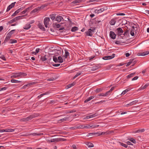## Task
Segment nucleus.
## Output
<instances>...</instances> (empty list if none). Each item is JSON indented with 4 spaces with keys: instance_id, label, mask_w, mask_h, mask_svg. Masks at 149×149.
<instances>
[{
    "instance_id": "obj_39",
    "label": "nucleus",
    "mask_w": 149,
    "mask_h": 149,
    "mask_svg": "<svg viewBox=\"0 0 149 149\" xmlns=\"http://www.w3.org/2000/svg\"><path fill=\"white\" fill-rule=\"evenodd\" d=\"M81 0H75L74 1H73V2H72V3H73L74 4H76V3H79L80 2H81Z\"/></svg>"
},
{
    "instance_id": "obj_53",
    "label": "nucleus",
    "mask_w": 149,
    "mask_h": 149,
    "mask_svg": "<svg viewBox=\"0 0 149 149\" xmlns=\"http://www.w3.org/2000/svg\"><path fill=\"white\" fill-rule=\"evenodd\" d=\"M92 127L91 126L88 124H86L85 125V128H90Z\"/></svg>"
},
{
    "instance_id": "obj_55",
    "label": "nucleus",
    "mask_w": 149,
    "mask_h": 149,
    "mask_svg": "<svg viewBox=\"0 0 149 149\" xmlns=\"http://www.w3.org/2000/svg\"><path fill=\"white\" fill-rule=\"evenodd\" d=\"M102 90L101 88H97L95 92L97 93H99Z\"/></svg>"
},
{
    "instance_id": "obj_18",
    "label": "nucleus",
    "mask_w": 149,
    "mask_h": 149,
    "mask_svg": "<svg viewBox=\"0 0 149 149\" xmlns=\"http://www.w3.org/2000/svg\"><path fill=\"white\" fill-rule=\"evenodd\" d=\"M62 17L60 16H58L56 17V20L58 22H61L62 19H63Z\"/></svg>"
},
{
    "instance_id": "obj_61",
    "label": "nucleus",
    "mask_w": 149,
    "mask_h": 149,
    "mask_svg": "<svg viewBox=\"0 0 149 149\" xmlns=\"http://www.w3.org/2000/svg\"><path fill=\"white\" fill-rule=\"evenodd\" d=\"M25 16V15H21L17 16V17L19 19V20L20 19H22V18Z\"/></svg>"
},
{
    "instance_id": "obj_14",
    "label": "nucleus",
    "mask_w": 149,
    "mask_h": 149,
    "mask_svg": "<svg viewBox=\"0 0 149 149\" xmlns=\"http://www.w3.org/2000/svg\"><path fill=\"white\" fill-rule=\"evenodd\" d=\"M149 54V52L147 51L146 52H144L142 53H139L138 54V55L139 56H144L148 55Z\"/></svg>"
},
{
    "instance_id": "obj_47",
    "label": "nucleus",
    "mask_w": 149,
    "mask_h": 149,
    "mask_svg": "<svg viewBox=\"0 0 149 149\" xmlns=\"http://www.w3.org/2000/svg\"><path fill=\"white\" fill-rule=\"evenodd\" d=\"M34 84V83H29L26 85H25L23 87H24V88H25L26 87V86H31V85H33V84Z\"/></svg>"
},
{
    "instance_id": "obj_12",
    "label": "nucleus",
    "mask_w": 149,
    "mask_h": 149,
    "mask_svg": "<svg viewBox=\"0 0 149 149\" xmlns=\"http://www.w3.org/2000/svg\"><path fill=\"white\" fill-rule=\"evenodd\" d=\"M15 3V2L13 3H11L10 5H9L7 8L6 11H9L14 6Z\"/></svg>"
},
{
    "instance_id": "obj_16",
    "label": "nucleus",
    "mask_w": 149,
    "mask_h": 149,
    "mask_svg": "<svg viewBox=\"0 0 149 149\" xmlns=\"http://www.w3.org/2000/svg\"><path fill=\"white\" fill-rule=\"evenodd\" d=\"M19 20V19L17 17H15V18H13V19H12V20H10L8 22L10 24H12L15 22H16V21Z\"/></svg>"
},
{
    "instance_id": "obj_63",
    "label": "nucleus",
    "mask_w": 149,
    "mask_h": 149,
    "mask_svg": "<svg viewBox=\"0 0 149 149\" xmlns=\"http://www.w3.org/2000/svg\"><path fill=\"white\" fill-rule=\"evenodd\" d=\"M40 50V49L39 48H37L36 50V54L38 53Z\"/></svg>"
},
{
    "instance_id": "obj_58",
    "label": "nucleus",
    "mask_w": 149,
    "mask_h": 149,
    "mask_svg": "<svg viewBox=\"0 0 149 149\" xmlns=\"http://www.w3.org/2000/svg\"><path fill=\"white\" fill-rule=\"evenodd\" d=\"M49 93H50V92L49 91H47L43 93L42 94L43 96L45 95L49 94Z\"/></svg>"
},
{
    "instance_id": "obj_46",
    "label": "nucleus",
    "mask_w": 149,
    "mask_h": 149,
    "mask_svg": "<svg viewBox=\"0 0 149 149\" xmlns=\"http://www.w3.org/2000/svg\"><path fill=\"white\" fill-rule=\"evenodd\" d=\"M85 125H82L79 126H77L78 129V128H84Z\"/></svg>"
},
{
    "instance_id": "obj_9",
    "label": "nucleus",
    "mask_w": 149,
    "mask_h": 149,
    "mask_svg": "<svg viewBox=\"0 0 149 149\" xmlns=\"http://www.w3.org/2000/svg\"><path fill=\"white\" fill-rule=\"evenodd\" d=\"M32 7V6H31L27 8L25 10L21 12V14H25L26 12H29L31 10Z\"/></svg>"
},
{
    "instance_id": "obj_41",
    "label": "nucleus",
    "mask_w": 149,
    "mask_h": 149,
    "mask_svg": "<svg viewBox=\"0 0 149 149\" xmlns=\"http://www.w3.org/2000/svg\"><path fill=\"white\" fill-rule=\"evenodd\" d=\"M133 60H130V61L127 63V65H126V66L127 67H128L130 65H131V64H132V62H133Z\"/></svg>"
},
{
    "instance_id": "obj_30",
    "label": "nucleus",
    "mask_w": 149,
    "mask_h": 149,
    "mask_svg": "<svg viewBox=\"0 0 149 149\" xmlns=\"http://www.w3.org/2000/svg\"><path fill=\"white\" fill-rule=\"evenodd\" d=\"M11 82L12 83H19L21 81L14 79H12L11 80Z\"/></svg>"
},
{
    "instance_id": "obj_5",
    "label": "nucleus",
    "mask_w": 149,
    "mask_h": 149,
    "mask_svg": "<svg viewBox=\"0 0 149 149\" xmlns=\"http://www.w3.org/2000/svg\"><path fill=\"white\" fill-rule=\"evenodd\" d=\"M107 9V8H103L99 9H95L94 12L95 13L98 14L101 13Z\"/></svg>"
},
{
    "instance_id": "obj_50",
    "label": "nucleus",
    "mask_w": 149,
    "mask_h": 149,
    "mask_svg": "<svg viewBox=\"0 0 149 149\" xmlns=\"http://www.w3.org/2000/svg\"><path fill=\"white\" fill-rule=\"evenodd\" d=\"M70 129H71L72 130H75V129H78L77 126H74V127H71L70 128Z\"/></svg>"
},
{
    "instance_id": "obj_13",
    "label": "nucleus",
    "mask_w": 149,
    "mask_h": 149,
    "mask_svg": "<svg viewBox=\"0 0 149 149\" xmlns=\"http://www.w3.org/2000/svg\"><path fill=\"white\" fill-rule=\"evenodd\" d=\"M11 36V35H10V34L8 33L7 34L6 36V38H5V39L4 40V42H8V41L10 38Z\"/></svg>"
},
{
    "instance_id": "obj_7",
    "label": "nucleus",
    "mask_w": 149,
    "mask_h": 149,
    "mask_svg": "<svg viewBox=\"0 0 149 149\" xmlns=\"http://www.w3.org/2000/svg\"><path fill=\"white\" fill-rule=\"evenodd\" d=\"M37 116L38 115L36 114H33L30 115V116L26 118L27 121H29L32 118L37 117Z\"/></svg>"
},
{
    "instance_id": "obj_44",
    "label": "nucleus",
    "mask_w": 149,
    "mask_h": 149,
    "mask_svg": "<svg viewBox=\"0 0 149 149\" xmlns=\"http://www.w3.org/2000/svg\"><path fill=\"white\" fill-rule=\"evenodd\" d=\"M129 140L132 143H136V141L135 140L133 139V138H131L130 139H129Z\"/></svg>"
},
{
    "instance_id": "obj_28",
    "label": "nucleus",
    "mask_w": 149,
    "mask_h": 149,
    "mask_svg": "<svg viewBox=\"0 0 149 149\" xmlns=\"http://www.w3.org/2000/svg\"><path fill=\"white\" fill-rule=\"evenodd\" d=\"M87 146L89 148L93 147V144L91 143L88 142L86 144Z\"/></svg>"
},
{
    "instance_id": "obj_36",
    "label": "nucleus",
    "mask_w": 149,
    "mask_h": 149,
    "mask_svg": "<svg viewBox=\"0 0 149 149\" xmlns=\"http://www.w3.org/2000/svg\"><path fill=\"white\" fill-rule=\"evenodd\" d=\"M145 131L144 129H143L141 130H139L136 131L135 133H140V132H143Z\"/></svg>"
},
{
    "instance_id": "obj_29",
    "label": "nucleus",
    "mask_w": 149,
    "mask_h": 149,
    "mask_svg": "<svg viewBox=\"0 0 149 149\" xmlns=\"http://www.w3.org/2000/svg\"><path fill=\"white\" fill-rule=\"evenodd\" d=\"M78 29V28L77 26L72 27L71 29V31L72 32L75 31Z\"/></svg>"
},
{
    "instance_id": "obj_49",
    "label": "nucleus",
    "mask_w": 149,
    "mask_h": 149,
    "mask_svg": "<svg viewBox=\"0 0 149 149\" xmlns=\"http://www.w3.org/2000/svg\"><path fill=\"white\" fill-rule=\"evenodd\" d=\"M110 94V93L109 91H107L105 93H104V96H107L108 95H109Z\"/></svg>"
},
{
    "instance_id": "obj_15",
    "label": "nucleus",
    "mask_w": 149,
    "mask_h": 149,
    "mask_svg": "<svg viewBox=\"0 0 149 149\" xmlns=\"http://www.w3.org/2000/svg\"><path fill=\"white\" fill-rule=\"evenodd\" d=\"M53 27L54 28H59L61 26V25L60 24H58V22L54 23L53 24Z\"/></svg>"
},
{
    "instance_id": "obj_45",
    "label": "nucleus",
    "mask_w": 149,
    "mask_h": 149,
    "mask_svg": "<svg viewBox=\"0 0 149 149\" xmlns=\"http://www.w3.org/2000/svg\"><path fill=\"white\" fill-rule=\"evenodd\" d=\"M119 143H120L121 145L122 146H123L125 148H127V145L124 144L121 142H120Z\"/></svg>"
},
{
    "instance_id": "obj_2",
    "label": "nucleus",
    "mask_w": 149,
    "mask_h": 149,
    "mask_svg": "<svg viewBox=\"0 0 149 149\" xmlns=\"http://www.w3.org/2000/svg\"><path fill=\"white\" fill-rule=\"evenodd\" d=\"M115 32L116 34H117L118 36H120L122 37H123V36H121L122 33H123L124 31L121 28L119 27L117 28L115 30Z\"/></svg>"
},
{
    "instance_id": "obj_3",
    "label": "nucleus",
    "mask_w": 149,
    "mask_h": 149,
    "mask_svg": "<svg viewBox=\"0 0 149 149\" xmlns=\"http://www.w3.org/2000/svg\"><path fill=\"white\" fill-rule=\"evenodd\" d=\"M95 30V28H94L93 29H89L88 31L85 32V34L86 36H92L93 35L92 33Z\"/></svg>"
},
{
    "instance_id": "obj_54",
    "label": "nucleus",
    "mask_w": 149,
    "mask_h": 149,
    "mask_svg": "<svg viewBox=\"0 0 149 149\" xmlns=\"http://www.w3.org/2000/svg\"><path fill=\"white\" fill-rule=\"evenodd\" d=\"M15 31V30H12L10 32H9L8 33H9V34H10L11 35L12 34H13L14 33Z\"/></svg>"
},
{
    "instance_id": "obj_60",
    "label": "nucleus",
    "mask_w": 149,
    "mask_h": 149,
    "mask_svg": "<svg viewBox=\"0 0 149 149\" xmlns=\"http://www.w3.org/2000/svg\"><path fill=\"white\" fill-rule=\"evenodd\" d=\"M0 58L4 61L6 60V58H5V57L4 56H2L0 57Z\"/></svg>"
},
{
    "instance_id": "obj_51",
    "label": "nucleus",
    "mask_w": 149,
    "mask_h": 149,
    "mask_svg": "<svg viewBox=\"0 0 149 149\" xmlns=\"http://www.w3.org/2000/svg\"><path fill=\"white\" fill-rule=\"evenodd\" d=\"M148 86V84H146L143 87H141V89L143 90L144 89L146 88Z\"/></svg>"
},
{
    "instance_id": "obj_10",
    "label": "nucleus",
    "mask_w": 149,
    "mask_h": 149,
    "mask_svg": "<svg viewBox=\"0 0 149 149\" xmlns=\"http://www.w3.org/2000/svg\"><path fill=\"white\" fill-rule=\"evenodd\" d=\"M43 133H31V134H28L27 135H26V136H29L30 135H32L33 136H40L42 135H43Z\"/></svg>"
},
{
    "instance_id": "obj_38",
    "label": "nucleus",
    "mask_w": 149,
    "mask_h": 149,
    "mask_svg": "<svg viewBox=\"0 0 149 149\" xmlns=\"http://www.w3.org/2000/svg\"><path fill=\"white\" fill-rule=\"evenodd\" d=\"M18 11L19 10H16L12 15L11 16L14 17L16 16L17 14L19 13Z\"/></svg>"
},
{
    "instance_id": "obj_22",
    "label": "nucleus",
    "mask_w": 149,
    "mask_h": 149,
    "mask_svg": "<svg viewBox=\"0 0 149 149\" xmlns=\"http://www.w3.org/2000/svg\"><path fill=\"white\" fill-rule=\"evenodd\" d=\"M65 55L63 56V57L65 58H66L69 55V53L67 50H65Z\"/></svg>"
},
{
    "instance_id": "obj_6",
    "label": "nucleus",
    "mask_w": 149,
    "mask_h": 149,
    "mask_svg": "<svg viewBox=\"0 0 149 149\" xmlns=\"http://www.w3.org/2000/svg\"><path fill=\"white\" fill-rule=\"evenodd\" d=\"M115 55V54H113L112 55L104 56L102 58V59L104 60L111 59L113 58Z\"/></svg>"
},
{
    "instance_id": "obj_26",
    "label": "nucleus",
    "mask_w": 149,
    "mask_h": 149,
    "mask_svg": "<svg viewBox=\"0 0 149 149\" xmlns=\"http://www.w3.org/2000/svg\"><path fill=\"white\" fill-rule=\"evenodd\" d=\"M50 18L52 20H54L56 18V15L55 14H52L49 15Z\"/></svg>"
},
{
    "instance_id": "obj_35",
    "label": "nucleus",
    "mask_w": 149,
    "mask_h": 149,
    "mask_svg": "<svg viewBox=\"0 0 149 149\" xmlns=\"http://www.w3.org/2000/svg\"><path fill=\"white\" fill-rule=\"evenodd\" d=\"M114 132L113 131H107V135H111Z\"/></svg>"
},
{
    "instance_id": "obj_52",
    "label": "nucleus",
    "mask_w": 149,
    "mask_h": 149,
    "mask_svg": "<svg viewBox=\"0 0 149 149\" xmlns=\"http://www.w3.org/2000/svg\"><path fill=\"white\" fill-rule=\"evenodd\" d=\"M56 79V78L53 77H52L48 79H47L48 81H53L55 80Z\"/></svg>"
},
{
    "instance_id": "obj_59",
    "label": "nucleus",
    "mask_w": 149,
    "mask_h": 149,
    "mask_svg": "<svg viewBox=\"0 0 149 149\" xmlns=\"http://www.w3.org/2000/svg\"><path fill=\"white\" fill-rule=\"evenodd\" d=\"M67 118H62L61 119H60L59 121H61L62 122H63L65 121L66 120Z\"/></svg>"
},
{
    "instance_id": "obj_27",
    "label": "nucleus",
    "mask_w": 149,
    "mask_h": 149,
    "mask_svg": "<svg viewBox=\"0 0 149 149\" xmlns=\"http://www.w3.org/2000/svg\"><path fill=\"white\" fill-rule=\"evenodd\" d=\"M40 59L42 61H46L47 60L46 58V56L45 55L43 56H41L40 58Z\"/></svg>"
},
{
    "instance_id": "obj_1",
    "label": "nucleus",
    "mask_w": 149,
    "mask_h": 149,
    "mask_svg": "<svg viewBox=\"0 0 149 149\" xmlns=\"http://www.w3.org/2000/svg\"><path fill=\"white\" fill-rule=\"evenodd\" d=\"M27 75V74L23 72H17L13 74V75L11 76V78H16L22 77V76H25Z\"/></svg>"
},
{
    "instance_id": "obj_48",
    "label": "nucleus",
    "mask_w": 149,
    "mask_h": 149,
    "mask_svg": "<svg viewBox=\"0 0 149 149\" xmlns=\"http://www.w3.org/2000/svg\"><path fill=\"white\" fill-rule=\"evenodd\" d=\"M38 26L39 28L40 29H44V28L43 27V25L40 23H39Z\"/></svg>"
},
{
    "instance_id": "obj_24",
    "label": "nucleus",
    "mask_w": 149,
    "mask_h": 149,
    "mask_svg": "<svg viewBox=\"0 0 149 149\" xmlns=\"http://www.w3.org/2000/svg\"><path fill=\"white\" fill-rule=\"evenodd\" d=\"M50 142H58L59 141L58 138L52 139L49 140Z\"/></svg>"
},
{
    "instance_id": "obj_40",
    "label": "nucleus",
    "mask_w": 149,
    "mask_h": 149,
    "mask_svg": "<svg viewBox=\"0 0 149 149\" xmlns=\"http://www.w3.org/2000/svg\"><path fill=\"white\" fill-rule=\"evenodd\" d=\"M129 34V31L128 30H126L125 31L124 33V34H123V35H124V36H127L128 34Z\"/></svg>"
},
{
    "instance_id": "obj_20",
    "label": "nucleus",
    "mask_w": 149,
    "mask_h": 149,
    "mask_svg": "<svg viewBox=\"0 0 149 149\" xmlns=\"http://www.w3.org/2000/svg\"><path fill=\"white\" fill-rule=\"evenodd\" d=\"M137 102L136 101H134L128 104H127L125 105V107H127L128 106H131L133 104H135Z\"/></svg>"
},
{
    "instance_id": "obj_43",
    "label": "nucleus",
    "mask_w": 149,
    "mask_h": 149,
    "mask_svg": "<svg viewBox=\"0 0 149 149\" xmlns=\"http://www.w3.org/2000/svg\"><path fill=\"white\" fill-rule=\"evenodd\" d=\"M99 135H107V132H102L99 133Z\"/></svg>"
},
{
    "instance_id": "obj_31",
    "label": "nucleus",
    "mask_w": 149,
    "mask_h": 149,
    "mask_svg": "<svg viewBox=\"0 0 149 149\" xmlns=\"http://www.w3.org/2000/svg\"><path fill=\"white\" fill-rule=\"evenodd\" d=\"M17 42V41L15 39H11L10 40V43H16Z\"/></svg>"
},
{
    "instance_id": "obj_17",
    "label": "nucleus",
    "mask_w": 149,
    "mask_h": 149,
    "mask_svg": "<svg viewBox=\"0 0 149 149\" xmlns=\"http://www.w3.org/2000/svg\"><path fill=\"white\" fill-rule=\"evenodd\" d=\"M97 113H95L94 114H92V115H89V116H87L86 117V119H89L91 118H93V117H95V116H97Z\"/></svg>"
},
{
    "instance_id": "obj_37",
    "label": "nucleus",
    "mask_w": 149,
    "mask_h": 149,
    "mask_svg": "<svg viewBox=\"0 0 149 149\" xmlns=\"http://www.w3.org/2000/svg\"><path fill=\"white\" fill-rule=\"evenodd\" d=\"M135 74L134 73H132L130 74H129L127 76V78H129L133 76Z\"/></svg>"
},
{
    "instance_id": "obj_56",
    "label": "nucleus",
    "mask_w": 149,
    "mask_h": 149,
    "mask_svg": "<svg viewBox=\"0 0 149 149\" xmlns=\"http://www.w3.org/2000/svg\"><path fill=\"white\" fill-rule=\"evenodd\" d=\"M20 121L23 122L27 121L26 118L21 119L20 120Z\"/></svg>"
},
{
    "instance_id": "obj_34",
    "label": "nucleus",
    "mask_w": 149,
    "mask_h": 149,
    "mask_svg": "<svg viewBox=\"0 0 149 149\" xmlns=\"http://www.w3.org/2000/svg\"><path fill=\"white\" fill-rule=\"evenodd\" d=\"M58 60L59 62L61 63H62L63 62V59L61 56H59L58 57Z\"/></svg>"
},
{
    "instance_id": "obj_8",
    "label": "nucleus",
    "mask_w": 149,
    "mask_h": 149,
    "mask_svg": "<svg viewBox=\"0 0 149 149\" xmlns=\"http://www.w3.org/2000/svg\"><path fill=\"white\" fill-rule=\"evenodd\" d=\"M109 35L110 37L113 39H114L116 38V35L112 31H111L110 32Z\"/></svg>"
},
{
    "instance_id": "obj_64",
    "label": "nucleus",
    "mask_w": 149,
    "mask_h": 149,
    "mask_svg": "<svg viewBox=\"0 0 149 149\" xmlns=\"http://www.w3.org/2000/svg\"><path fill=\"white\" fill-rule=\"evenodd\" d=\"M130 34L132 36H134V32L132 31L131 30L130 32Z\"/></svg>"
},
{
    "instance_id": "obj_25",
    "label": "nucleus",
    "mask_w": 149,
    "mask_h": 149,
    "mask_svg": "<svg viewBox=\"0 0 149 149\" xmlns=\"http://www.w3.org/2000/svg\"><path fill=\"white\" fill-rule=\"evenodd\" d=\"M5 129L6 132H13L15 130L14 129Z\"/></svg>"
},
{
    "instance_id": "obj_23",
    "label": "nucleus",
    "mask_w": 149,
    "mask_h": 149,
    "mask_svg": "<svg viewBox=\"0 0 149 149\" xmlns=\"http://www.w3.org/2000/svg\"><path fill=\"white\" fill-rule=\"evenodd\" d=\"M31 27L30 24H27L24 27V29L25 30H28Z\"/></svg>"
},
{
    "instance_id": "obj_19",
    "label": "nucleus",
    "mask_w": 149,
    "mask_h": 149,
    "mask_svg": "<svg viewBox=\"0 0 149 149\" xmlns=\"http://www.w3.org/2000/svg\"><path fill=\"white\" fill-rule=\"evenodd\" d=\"M116 22V19H112L110 22V24L111 25H114Z\"/></svg>"
},
{
    "instance_id": "obj_33",
    "label": "nucleus",
    "mask_w": 149,
    "mask_h": 149,
    "mask_svg": "<svg viewBox=\"0 0 149 149\" xmlns=\"http://www.w3.org/2000/svg\"><path fill=\"white\" fill-rule=\"evenodd\" d=\"M53 60L55 63H57L58 62V59L57 57L56 56H54L53 57Z\"/></svg>"
},
{
    "instance_id": "obj_42",
    "label": "nucleus",
    "mask_w": 149,
    "mask_h": 149,
    "mask_svg": "<svg viewBox=\"0 0 149 149\" xmlns=\"http://www.w3.org/2000/svg\"><path fill=\"white\" fill-rule=\"evenodd\" d=\"M98 68V67L97 66H95L92 68L91 70L93 71H95Z\"/></svg>"
},
{
    "instance_id": "obj_4",
    "label": "nucleus",
    "mask_w": 149,
    "mask_h": 149,
    "mask_svg": "<svg viewBox=\"0 0 149 149\" xmlns=\"http://www.w3.org/2000/svg\"><path fill=\"white\" fill-rule=\"evenodd\" d=\"M50 18L49 17L45 18L44 20V23L45 27L46 28L48 27L49 24V22L50 21Z\"/></svg>"
},
{
    "instance_id": "obj_21",
    "label": "nucleus",
    "mask_w": 149,
    "mask_h": 149,
    "mask_svg": "<svg viewBox=\"0 0 149 149\" xmlns=\"http://www.w3.org/2000/svg\"><path fill=\"white\" fill-rule=\"evenodd\" d=\"M94 98V96H90L87 99H86L84 101V103H86L89 101H90L91 100L93 99Z\"/></svg>"
},
{
    "instance_id": "obj_62",
    "label": "nucleus",
    "mask_w": 149,
    "mask_h": 149,
    "mask_svg": "<svg viewBox=\"0 0 149 149\" xmlns=\"http://www.w3.org/2000/svg\"><path fill=\"white\" fill-rule=\"evenodd\" d=\"M24 7H22L21 8H19V9H18L17 10H19L18 11L19 12H20L23 9H24Z\"/></svg>"
},
{
    "instance_id": "obj_11",
    "label": "nucleus",
    "mask_w": 149,
    "mask_h": 149,
    "mask_svg": "<svg viewBox=\"0 0 149 149\" xmlns=\"http://www.w3.org/2000/svg\"><path fill=\"white\" fill-rule=\"evenodd\" d=\"M43 7L42 6H41L40 7H39L38 8H36L32 10L31 11V13H36L38 11H39L40 10V9L42 8Z\"/></svg>"
},
{
    "instance_id": "obj_32",
    "label": "nucleus",
    "mask_w": 149,
    "mask_h": 149,
    "mask_svg": "<svg viewBox=\"0 0 149 149\" xmlns=\"http://www.w3.org/2000/svg\"><path fill=\"white\" fill-rule=\"evenodd\" d=\"M130 89L129 88H128V89H126L125 90L123 91V92H122V93H121V95H124L127 92L130 91Z\"/></svg>"
},
{
    "instance_id": "obj_57",
    "label": "nucleus",
    "mask_w": 149,
    "mask_h": 149,
    "mask_svg": "<svg viewBox=\"0 0 149 149\" xmlns=\"http://www.w3.org/2000/svg\"><path fill=\"white\" fill-rule=\"evenodd\" d=\"M125 15V14L124 13H118L117 14V15L124 16Z\"/></svg>"
}]
</instances>
